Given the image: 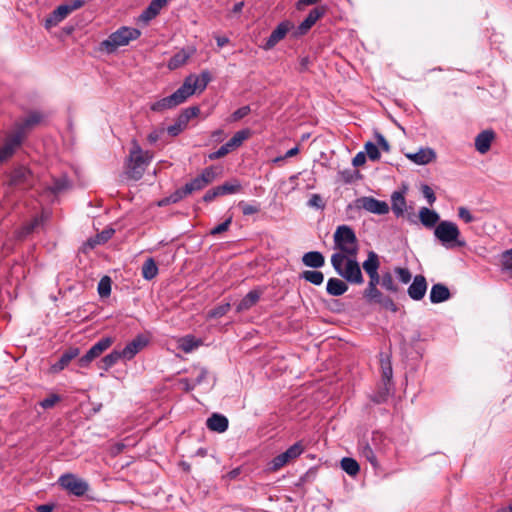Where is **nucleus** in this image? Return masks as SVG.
Returning a JSON list of instances; mask_svg holds the SVG:
<instances>
[{
  "label": "nucleus",
  "mask_w": 512,
  "mask_h": 512,
  "mask_svg": "<svg viewBox=\"0 0 512 512\" xmlns=\"http://www.w3.org/2000/svg\"><path fill=\"white\" fill-rule=\"evenodd\" d=\"M394 273L403 284L409 283L412 279V274L408 268L396 267Z\"/></svg>",
  "instance_id": "obj_51"
},
{
  "label": "nucleus",
  "mask_w": 512,
  "mask_h": 512,
  "mask_svg": "<svg viewBox=\"0 0 512 512\" xmlns=\"http://www.w3.org/2000/svg\"><path fill=\"white\" fill-rule=\"evenodd\" d=\"M58 484L77 497L85 495L89 490L88 482L72 473L61 475L58 479Z\"/></svg>",
  "instance_id": "obj_9"
},
{
  "label": "nucleus",
  "mask_w": 512,
  "mask_h": 512,
  "mask_svg": "<svg viewBox=\"0 0 512 512\" xmlns=\"http://www.w3.org/2000/svg\"><path fill=\"white\" fill-rule=\"evenodd\" d=\"M434 236L448 249L464 247L466 242L461 239V232L456 223L448 220L440 221L434 229Z\"/></svg>",
  "instance_id": "obj_6"
},
{
  "label": "nucleus",
  "mask_w": 512,
  "mask_h": 512,
  "mask_svg": "<svg viewBox=\"0 0 512 512\" xmlns=\"http://www.w3.org/2000/svg\"><path fill=\"white\" fill-rule=\"evenodd\" d=\"M251 135L250 129H243L240 131H237L232 138L226 142L227 147L232 151L235 148L240 147L245 140H247Z\"/></svg>",
  "instance_id": "obj_35"
},
{
  "label": "nucleus",
  "mask_w": 512,
  "mask_h": 512,
  "mask_svg": "<svg viewBox=\"0 0 512 512\" xmlns=\"http://www.w3.org/2000/svg\"><path fill=\"white\" fill-rule=\"evenodd\" d=\"M407 157L418 165H426L436 158V153L431 148H421L416 153L407 154Z\"/></svg>",
  "instance_id": "obj_29"
},
{
  "label": "nucleus",
  "mask_w": 512,
  "mask_h": 512,
  "mask_svg": "<svg viewBox=\"0 0 512 512\" xmlns=\"http://www.w3.org/2000/svg\"><path fill=\"white\" fill-rule=\"evenodd\" d=\"M250 106H242L236 111H234L231 115V121H238L244 117H246L250 113Z\"/></svg>",
  "instance_id": "obj_58"
},
{
  "label": "nucleus",
  "mask_w": 512,
  "mask_h": 512,
  "mask_svg": "<svg viewBox=\"0 0 512 512\" xmlns=\"http://www.w3.org/2000/svg\"><path fill=\"white\" fill-rule=\"evenodd\" d=\"M305 447L302 444L301 441H298L291 445L286 451L280 453L279 455L275 456L269 463H268V471L269 472H277L284 466L292 463L295 461L300 455L304 452Z\"/></svg>",
  "instance_id": "obj_8"
},
{
  "label": "nucleus",
  "mask_w": 512,
  "mask_h": 512,
  "mask_svg": "<svg viewBox=\"0 0 512 512\" xmlns=\"http://www.w3.org/2000/svg\"><path fill=\"white\" fill-rule=\"evenodd\" d=\"M293 27V23L289 20L280 22L267 38L266 42L261 46V48L265 51L273 49L281 40L286 37L287 33Z\"/></svg>",
  "instance_id": "obj_15"
},
{
  "label": "nucleus",
  "mask_w": 512,
  "mask_h": 512,
  "mask_svg": "<svg viewBox=\"0 0 512 512\" xmlns=\"http://www.w3.org/2000/svg\"><path fill=\"white\" fill-rule=\"evenodd\" d=\"M261 291L251 290L248 292L236 306L237 312H243L253 307L260 299Z\"/></svg>",
  "instance_id": "obj_31"
},
{
  "label": "nucleus",
  "mask_w": 512,
  "mask_h": 512,
  "mask_svg": "<svg viewBox=\"0 0 512 512\" xmlns=\"http://www.w3.org/2000/svg\"><path fill=\"white\" fill-rule=\"evenodd\" d=\"M307 205L311 208L321 209L323 210L326 206L325 201L323 200L320 194H312L309 198Z\"/></svg>",
  "instance_id": "obj_52"
},
{
  "label": "nucleus",
  "mask_w": 512,
  "mask_h": 512,
  "mask_svg": "<svg viewBox=\"0 0 512 512\" xmlns=\"http://www.w3.org/2000/svg\"><path fill=\"white\" fill-rule=\"evenodd\" d=\"M140 35L139 29L122 26L100 43V50L108 54L114 53L119 47L126 46L130 41L138 39Z\"/></svg>",
  "instance_id": "obj_5"
},
{
  "label": "nucleus",
  "mask_w": 512,
  "mask_h": 512,
  "mask_svg": "<svg viewBox=\"0 0 512 512\" xmlns=\"http://www.w3.org/2000/svg\"><path fill=\"white\" fill-rule=\"evenodd\" d=\"M422 193L430 205H432L436 201L434 191L428 185L422 186Z\"/></svg>",
  "instance_id": "obj_63"
},
{
  "label": "nucleus",
  "mask_w": 512,
  "mask_h": 512,
  "mask_svg": "<svg viewBox=\"0 0 512 512\" xmlns=\"http://www.w3.org/2000/svg\"><path fill=\"white\" fill-rule=\"evenodd\" d=\"M356 209H364L376 215H385L389 212V205L385 201L378 200L372 196H363L354 201Z\"/></svg>",
  "instance_id": "obj_11"
},
{
  "label": "nucleus",
  "mask_w": 512,
  "mask_h": 512,
  "mask_svg": "<svg viewBox=\"0 0 512 512\" xmlns=\"http://www.w3.org/2000/svg\"><path fill=\"white\" fill-rule=\"evenodd\" d=\"M394 391V384L381 382L377 390L371 395V401L375 404H382L388 401L389 396Z\"/></svg>",
  "instance_id": "obj_25"
},
{
  "label": "nucleus",
  "mask_w": 512,
  "mask_h": 512,
  "mask_svg": "<svg viewBox=\"0 0 512 512\" xmlns=\"http://www.w3.org/2000/svg\"><path fill=\"white\" fill-rule=\"evenodd\" d=\"M458 216L465 223H472L476 220V218L471 214V212L466 207L458 208Z\"/></svg>",
  "instance_id": "obj_57"
},
{
  "label": "nucleus",
  "mask_w": 512,
  "mask_h": 512,
  "mask_svg": "<svg viewBox=\"0 0 512 512\" xmlns=\"http://www.w3.org/2000/svg\"><path fill=\"white\" fill-rule=\"evenodd\" d=\"M427 291V281L423 275H416L408 287L409 297L415 301L423 299Z\"/></svg>",
  "instance_id": "obj_19"
},
{
  "label": "nucleus",
  "mask_w": 512,
  "mask_h": 512,
  "mask_svg": "<svg viewBox=\"0 0 512 512\" xmlns=\"http://www.w3.org/2000/svg\"><path fill=\"white\" fill-rule=\"evenodd\" d=\"M153 154L144 151L136 140L132 141V147L129 154L127 173L130 178L139 180L142 178L146 166L152 161Z\"/></svg>",
  "instance_id": "obj_4"
},
{
  "label": "nucleus",
  "mask_w": 512,
  "mask_h": 512,
  "mask_svg": "<svg viewBox=\"0 0 512 512\" xmlns=\"http://www.w3.org/2000/svg\"><path fill=\"white\" fill-rule=\"evenodd\" d=\"M111 278L109 276H104L100 279L98 283V293L100 297H108L111 294Z\"/></svg>",
  "instance_id": "obj_45"
},
{
  "label": "nucleus",
  "mask_w": 512,
  "mask_h": 512,
  "mask_svg": "<svg viewBox=\"0 0 512 512\" xmlns=\"http://www.w3.org/2000/svg\"><path fill=\"white\" fill-rule=\"evenodd\" d=\"M32 172L24 166L14 168L9 175L10 186L30 187L32 185Z\"/></svg>",
  "instance_id": "obj_17"
},
{
  "label": "nucleus",
  "mask_w": 512,
  "mask_h": 512,
  "mask_svg": "<svg viewBox=\"0 0 512 512\" xmlns=\"http://www.w3.org/2000/svg\"><path fill=\"white\" fill-rule=\"evenodd\" d=\"M238 207L241 209L243 215L245 216L257 214L261 209L260 204L257 202L247 203L245 201H240L238 203Z\"/></svg>",
  "instance_id": "obj_44"
},
{
  "label": "nucleus",
  "mask_w": 512,
  "mask_h": 512,
  "mask_svg": "<svg viewBox=\"0 0 512 512\" xmlns=\"http://www.w3.org/2000/svg\"><path fill=\"white\" fill-rule=\"evenodd\" d=\"M216 179V172L214 167L210 166L205 168L200 175L192 179L190 182L186 183V192L192 194L197 191L203 190L210 183H212Z\"/></svg>",
  "instance_id": "obj_14"
},
{
  "label": "nucleus",
  "mask_w": 512,
  "mask_h": 512,
  "mask_svg": "<svg viewBox=\"0 0 512 512\" xmlns=\"http://www.w3.org/2000/svg\"><path fill=\"white\" fill-rule=\"evenodd\" d=\"M190 56H191V53L184 49L177 52L170 58V60L168 62L169 69L174 70V69L181 67L182 65H184L187 62V60L190 58Z\"/></svg>",
  "instance_id": "obj_36"
},
{
  "label": "nucleus",
  "mask_w": 512,
  "mask_h": 512,
  "mask_svg": "<svg viewBox=\"0 0 512 512\" xmlns=\"http://www.w3.org/2000/svg\"><path fill=\"white\" fill-rule=\"evenodd\" d=\"M229 310H230L229 303L221 304V305H218V306L214 307L213 309L209 310L207 316L210 319L220 318V317L226 315Z\"/></svg>",
  "instance_id": "obj_46"
},
{
  "label": "nucleus",
  "mask_w": 512,
  "mask_h": 512,
  "mask_svg": "<svg viewBox=\"0 0 512 512\" xmlns=\"http://www.w3.org/2000/svg\"><path fill=\"white\" fill-rule=\"evenodd\" d=\"M419 219L421 221V223L426 227V228H434L437 226V224L440 222L439 219V214L434 211V210H431L427 207H422L420 210H419Z\"/></svg>",
  "instance_id": "obj_30"
},
{
  "label": "nucleus",
  "mask_w": 512,
  "mask_h": 512,
  "mask_svg": "<svg viewBox=\"0 0 512 512\" xmlns=\"http://www.w3.org/2000/svg\"><path fill=\"white\" fill-rule=\"evenodd\" d=\"M331 265L335 272L346 282L357 285L363 284L364 278L356 256L334 253L331 256Z\"/></svg>",
  "instance_id": "obj_3"
},
{
  "label": "nucleus",
  "mask_w": 512,
  "mask_h": 512,
  "mask_svg": "<svg viewBox=\"0 0 512 512\" xmlns=\"http://www.w3.org/2000/svg\"><path fill=\"white\" fill-rule=\"evenodd\" d=\"M365 154L372 161H378L381 157L379 148L372 142H367L365 144Z\"/></svg>",
  "instance_id": "obj_47"
},
{
  "label": "nucleus",
  "mask_w": 512,
  "mask_h": 512,
  "mask_svg": "<svg viewBox=\"0 0 512 512\" xmlns=\"http://www.w3.org/2000/svg\"><path fill=\"white\" fill-rule=\"evenodd\" d=\"M391 208L393 213L397 217H404L406 215L407 219L411 223H416L415 215L407 212V203L404 196V192L394 191L391 195Z\"/></svg>",
  "instance_id": "obj_16"
},
{
  "label": "nucleus",
  "mask_w": 512,
  "mask_h": 512,
  "mask_svg": "<svg viewBox=\"0 0 512 512\" xmlns=\"http://www.w3.org/2000/svg\"><path fill=\"white\" fill-rule=\"evenodd\" d=\"M169 0H152L147 8L140 15V20L149 22L154 19L160 11L168 4Z\"/></svg>",
  "instance_id": "obj_24"
},
{
  "label": "nucleus",
  "mask_w": 512,
  "mask_h": 512,
  "mask_svg": "<svg viewBox=\"0 0 512 512\" xmlns=\"http://www.w3.org/2000/svg\"><path fill=\"white\" fill-rule=\"evenodd\" d=\"M42 119L39 112L30 113L21 123H18L16 130L9 133L0 147V165L11 159L16 151L22 146L26 138V130L38 124Z\"/></svg>",
  "instance_id": "obj_1"
},
{
  "label": "nucleus",
  "mask_w": 512,
  "mask_h": 512,
  "mask_svg": "<svg viewBox=\"0 0 512 512\" xmlns=\"http://www.w3.org/2000/svg\"><path fill=\"white\" fill-rule=\"evenodd\" d=\"M341 468L350 476H356L360 471L358 462L351 457H344L341 460Z\"/></svg>",
  "instance_id": "obj_40"
},
{
  "label": "nucleus",
  "mask_w": 512,
  "mask_h": 512,
  "mask_svg": "<svg viewBox=\"0 0 512 512\" xmlns=\"http://www.w3.org/2000/svg\"><path fill=\"white\" fill-rule=\"evenodd\" d=\"M335 248L346 256H357L359 245L354 230L348 225H340L334 233Z\"/></svg>",
  "instance_id": "obj_7"
},
{
  "label": "nucleus",
  "mask_w": 512,
  "mask_h": 512,
  "mask_svg": "<svg viewBox=\"0 0 512 512\" xmlns=\"http://www.w3.org/2000/svg\"><path fill=\"white\" fill-rule=\"evenodd\" d=\"M347 290V283L339 278H330L327 281L326 291L331 296H341Z\"/></svg>",
  "instance_id": "obj_32"
},
{
  "label": "nucleus",
  "mask_w": 512,
  "mask_h": 512,
  "mask_svg": "<svg viewBox=\"0 0 512 512\" xmlns=\"http://www.w3.org/2000/svg\"><path fill=\"white\" fill-rule=\"evenodd\" d=\"M69 15L68 6L62 4L58 6L53 12L49 14V16L45 19L44 26L46 29H51L56 27L60 22H62Z\"/></svg>",
  "instance_id": "obj_22"
},
{
  "label": "nucleus",
  "mask_w": 512,
  "mask_h": 512,
  "mask_svg": "<svg viewBox=\"0 0 512 512\" xmlns=\"http://www.w3.org/2000/svg\"><path fill=\"white\" fill-rule=\"evenodd\" d=\"M495 137L492 130H484L475 138V148L480 154H485L490 150L491 143Z\"/></svg>",
  "instance_id": "obj_23"
},
{
  "label": "nucleus",
  "mask_w": 512,
  "mask_h": 512,
  "mask_svg": "<svg viewBox=\"0 0 512 512\" xmlns=\"http://www.w3.org/2000/svg\"><path fill=\"white\" fill-rule=\"evenodd\" d=\"M393 377V369L390 360L381 359V382H392Z\"/></svg>",
  "instance_id": "obj_42"
},
{
  "label": "nucleus",
  "mask_w": 512,
  "mask_h": 512,
  "mask_svg": "<svg viewBox=\"0 0 512 512\" xmlns=\"http://www.w3.org/2000/svg\"><path fill=\"white\" fill-rule=\"evenodd\" d=\"M186 126L187 124L180 117H178L175 124L168 126L167 132L169 135L174 137L180 134L186 128Z\"/></svg>",
  "instance_id": "obj_50"
},
{
  "label": "nucleus",
  "mask_w": 512,
  "mask_h": 512,
  "mask_svg": "<svg viewBox=\"0 0 512 512\" xmlns=\"http://www.w3.org/2000/svg\"><path fill=\"white\" fill-rule=\"evenodd\" d=\"M39 225V220L37 218L33 219L31 222L27 223L23 226L21 235L26 236L34 231V229Z\"/></svg>",
  "instance_id": "obj_64"
},
{
  "label": "nucleus",
  "mask_w": 512,
  "mask_h": 512,
  "mask_svg": "<svg viewBox=\"0 0 512 512\" xmlns=\"http://www.w3.org/2000/svg\"><path fill=\"white\" fill-rule=\"evenodd\" d=\"M302 263L306 267L319 269L325 265V257L319 251H309L302 256Z\"/></svg>",
  "instance_id": "obj_28"
},
{
  "label": "nucleus",
  "mask_w": 512,
  "mask_h": 512,
  "mask_svg": "<svg viewBox=\"0 0 512 512\" xmlns=\"http://www.w3.org/2000/svg\"><path fill=\"white\" fill-rule=\"evenodd\" d=\"M122 358V352L114 350L100 360V362L98 363V367L104 371H108Z\"/></svg>",
  "instance_id": "obj_33"
},
{
  "label": "nucleus",
  "mask_w": 512,
  "mask_h": 512,
  "mask_svg": "<svg viewBox=\"0 0 512 512\" xmlns=\"http://www.w3.org/2000/svg\"><path fill=\"white\" fill-rule=\"evenodd\" d=\"M383 296V293L377 288V286H367L363 292V297L369 303H378Z\"/></svg>",
  "instance_id": "obj_41"
},
{
  "label": "nucleus",
  "mask_w": 512,
  "mask_h": 512,
  "mask_svg": "<svg viewBox=\"0 0 512 512\" xmlns=\"http://www.w3.org/2000/svg\"><path fill=\"white\" fill-rule=\"evenodd\" d=\"M68 187V181L66 178H57L54 179L52 186L50 187V190L54 194H58L64 189Z\"/></svg>",
  "instance_id": "obj_53"
},
{
  "label": "nucleus",
  "mask_w": 512,
  "mask_h": 512,
  "mask_svg": "<svg viewBox=\"0 0 512 512\" xmlns=\"http://www.w3.org/2000/svg\"><path fill=\"white\" fill-rule=\"evenodd\" d=\"M79 355H80L79 347L71 346V347L67 348L62 353L59 360L51 366L52 372L57 373V372L64 370L69 365V363L72 360L78 358Z\"/></svg>",
  "instance_id": "obj_20"
},
{
  "label": "nucleus",
  "mask_w": 512,
  "mask_h": 512,
  "mask_svg": "<svg viewBox=\"0 0 512 512\" xmlns=\"http://www.w3.org/2000/svg\"><path fill=\"white\" fill-rule=\"evenodd\" d=\"M228 419L222 414L214 413L206 421L209 430L223 433L228 429Z\"/></svg>",
  "instance_id": "obj_26"
},
{
  "label": "nucleus",
  "mask_w": 512,
  "mask_h": 512,
  "mask_svg": "<svg viewBox=\"0 0 512 512\" xmlns=\"http://www.w3.org/2000/svg\"><path fill=\"white\" fill-rule=\"evenodd\" d=\"M148 344V339L142 335L136 336L122 350L123 359L131 360L139 351Z\"/></svg>",
  "instance_id": "obj_21"
},
{
  "label": "nucleus",
  "mask_w": 512,
  "mask_h": 512,
  "mask_svg": "<svg viewBox=\"0 0 512 512\" xmlns=\"http://www.w3.org/2000/svg\"><path fill=\"white\" fill-rule=\"evenodd\" d=\"M390 441L381 432L375 431L370 439H362L358 442V453L368 461L374 469L379 468L378 455L387 452Z\"/></svg>",
  "instance_id": "obj_2"
},
{
  "label": "nucleus",
  "mask_w": 512,
  "mask_h": 512,
  "mask_svg": "<svg viewBox=\"0 0 512 512\" xmlns=\"http://www.w3.org/2000/svg\"><path fill=\"white\" fill-rule=\"evenodd\" d=\"M158 274V267L153 258H148L142 266V277L145 280H152Z\"/></svg>",
  "instance_id": "obj_37"
},
{
  "label": "nucleus",
  "mask_w": 512,
  "mask_h": 512,
  "mask_svg": "<svg viewBox=\"0 0 512 512\" xmlns=\"http://www.w3.org/2000/svg\"><path fill=\"white\" fill-rule=\"evenodd\" d=\"M231 222H232V217H229L224 222H222L221 224H219V225L215 226L213 229H211L210 234L215 236V235H218V234H221V233L227 231L229 229Z\"/></svg>",
  "instance_id": "obj_59"
},
{
  "label": "nucleus",
  "mask_w": 512,
  "mask_h": 512,
  "mask_svg": "<svg viewBox=\"0 0 512 512\" xmlns=\"http://www.w3.org/2000/svg\"><path fill=\"white\" fill-rule=\"evenodd\" d=\"M326 11V6H318L313 8L298 26V33L301 35L307 33V31L317 22V20L325 15Z\"/></svg>",
  "instance_id": "obj_18"
},
{
  "label": "nucleus",
  "mask_w": 512,
  "mask_h": 512,
  "mask_svg": "<svg viewBox=\"0 0 512 512\" xmlns=\"http://www.w3.org/2000/svg\"><path fill=\"white\" fill-rule=\"evenodd\" d=\"M381 286L391 293H397L399 291L390 272H386L381 276Z\"/></svg>",
  "instance_id": "obj_43"
},
{
  "label": "nucleus",
  "mask_w": 512,
  "mask_h": 512,
  "mask_svg": "<svg viewBox=\"0 0 512 512\" xmlns=\"http://www.w3.org/2000/svg\"><path fill=\"white\" fill-rule=\"evenodd\" d=\"M60 401V397L57 394H52L49 397L43 399L40 402V406L44 409L52 408L56 403Z\"/></svg>",
  "instance_id": "obj_60"
},
{
  "label": "nucleus",
  "mask_w": 512,
  "mask_h": 512,
  "mask_svg": "<svg viewBox=\"0 0 512 512\" xmlns=\"http://www.w3.org/2000/svg\"><path fill=\"white\" fill-rule=\"evenodd\" d=\"M219 196L238 193L241 190V184L238 180L234 179L231 182H225L222 185L216 186Z\"/></svg>",
  "instance_id": "obj_39"
},
{
  "label": "nucleus",
  "mask_w": 512,
  "mask_h": 512,
  "mask_svg": "<svg viewBox=\"0 0 512 512\" xmlns=\"http://www.w3.org/2000/svg\"><path fill=\"white\" fill-rule=\"evenodd\" d=\"M199 346V342L195 340L193 336H186L181 341V349L184 352H191L193 349Z\"/></svg>",
  "instance_id": "obj_48"
},
{
  "label": "nucleus",
  "mask_w": 512,
  "mask_h": 512,
  "mask_svg": "<svg viewBox=\"0 0 512 512\" xmlns=\"http://www.w3.org/2000/svg\"><path fill=\"white\" fill-rule=\"evenodd\" d=\"M362 267L367 275L378 272L380 267L379 256L374 251H369Z\"/></svg>",
  "instance_id": "obj_34"
},
{
  "label": "nucleus",
  "mask_w": 512,
  "mask_h": 512,
  "mask_svg": "<svg viewBox=\"0 0 512 512\" xmlns=\"http://www.w3.org/2000/svg\"><path fill=\"white\" fill-rule=\"evenodd\" d=\"M189 194V192H186V186L184 185L183 187L177 189L174 193H172L169 198H168V201L169 202H172V203H176L180 200H182L183 198L187 197Z\"/></svg>",
  "instance_id": "obj_55"
},
{
  "label": "nucleus",
  "mask_w": 512,
  "mask_h": 512,
  "mask_svg": "<svg viewBox=\"0 0 512 512\" xmlns=\"http://www.w3.org/2000/svg\"><path fill=\"white\" fill-rule=\"evenodd\" d=\"M502 267L512 275V248L502 254Z\"/></svg>",
  "instance_id": "obj_54"
},
{
  "label": "nucleus",
  "mask_w": 512,
  "mask_h": 512,
  "mask_svg": "<svg viewBox=\"0 0 512 512\" xmlns=\"http://www.w3.org/2000/svg\"><path fill=\"white\" fill-rule=\"evenodd\" d=\"M186 87L178 88L170 96L164 97L151 104L150 109L154 112H163L167 109H172L186 101L185 93Z\"/></svg>",
  "instance_id": "obj_13"
},
{
  "label": "nucleus",
  "mask_w": 512,
  "mask_h": 512,
  "mask_svg": "<svg viewBox=\"0 0 512 512\" xmlns=\"http://www.w3.org/2000/svg\"><path fill=\"white\" fill-rule=\"evenodd\" d=\"M375 138H376L377 145L380 147V149L382 151H384V152L390 151V144L388 143V141L385 139V137L381 133L377 132L375 134Z\"/></svg>",
  "instance_id": "obj_62"
},
{
  "label": "nucleus",
  "mask_w": 512,
  "mask_h": 512,
  "mask_svg": "<svg viewBox=\"0 0 512 512\" xmlns=\"http://www.w3.org/2000/svg\"><path fill=\"white\" fill-rule=\"evenodd\" d=\"M113 343L111 337H103L96 342L82 357H79L77 364L81 368L88 367L93 360L99 357L104 351H106Z\"/></svg>",
  "instance_id": "obj_12"
},
{
  "label": "nucleus",
  "mask_w": 512,
  "mask_h": 512,
  "mask_svg": "<svg viewBox=\"0 0 512 512\" xmlns=\"http://www.w3.org/2000/svg\"><path fill=\"white\" fill-rule=\"evenodd\" d=\"M300 278L313 285L319 286L324 281V274L317 270H305L300 274Z\"/></svg>",
  "instance_id": "obj_38"
},
{
  "label": "nucleus",
  "mask_w": 512,
  "mask_h": 512,
  "mask_svg": "<svg viewBox=\"0 0 512 512\" xmlns=\"http://www.w3.org/2000/svg\"><path fill=\"white\" fill-rule=\"evenodd\" d=\"M451 293L448 287L442 283L434 284L430 291V301L433 304H438L449 300Z\"/></svg>",
  "instance_id": "obj_27"
},
{
  "label": "nucleus",
  "mask_w": 512,
  "mask_h": 512,
  "mask_svg": "<svg viewBox=\"0 0 512 512\" xmlns=\"http://www.w3.org/2000/svg\"><path fill=\"white\" fill-rule=\"evenodd\" d=\"M211 81V75L208 70H204L200 73V75L191 74L187 76L183 82V84L179 88L186 87L185 98L187 99L189 96L193 95L196 90L203 91L207 87L208 83Z\"/></svg>",
  "instance_id": "obj_10"
},
{
  "label": "nucleus",
  "mask_w": 512,
  "mask_h": 512,
  "mask_svg": "<svg viewBox=\"0 0 512 512\" xmlns=\"http://www.w3.org/2000/svg\"><path fill=\"white\" fill-rule=\"evenodd\" d=\"M377 304H380L383 308H385L391 312L395 313L398 311L397 305L394 303L392 298H390L388 296H383L382 299Z\"/></svg>",
  "instance_id": "obj_56"
},
{
  "label": "nucleus",
  "mask_w": 512,
  "mask_h": 512,
  "mask_svg": "<svg viewBox=\"0 0 512 512\" xmlns=\"http://www.w3.org/2000/svg\"><path fill=\"white\" fill-rule=\"evenodd\" d=\"M231 150L229 149V147H227V144L225 143L224 145H222L218 150L210 153L208 155V158L210 160H216V159H219V158H222L224 157L225 155H227Z\"/></svg>",
  "instance_id": "obj_61"
},
{
  "label": "nucleus",
  "mask_w": 512,
  "mask_h": 512,
  "mask_svg": "<svg viewBox=\"0 0 512 512\" xmlns=\"http://www.w3.org/2000/svg\"><path fill=\"white\" fill-rule=\"evenodd\" d=\"M200 113V109L197 106H191L182 111V113L179 115V117L188 124L189 120L198 116Z\"/></svg>",
  "instance_id": "obj_49"
}]
</instances>
